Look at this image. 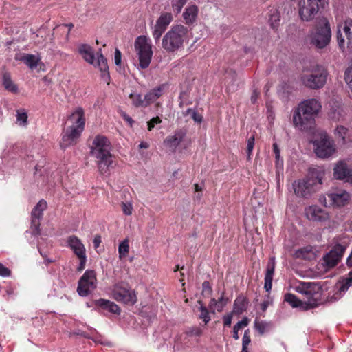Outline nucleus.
Wrapping results in <instances>:
<instances>
[{
	"instance_id": "obj_1",
	"label": "nucleus",
	"mask_w": 352,
	"mask_h": 352,
	"mask_svg": "<svg viewBox=\"0 0 352 352\" xmlns=\"http://www.w3.org/2000/svg\"><path fill=\"white\" fill-rule=\"evenodd\" d=\"M111 144L109 139L102 135H97L90 146V154L96 158L98 171L101 175L108 173L113 163V156L111 153Z\"/></svg>"
},
{
	"instance_id": "obj_2",
	"label": "nucleus",
	"mask_w": 352,
	"mask_h": 352,
	"mask_svg": "<svg viewBox=\"0 0 352 352\" xmlns=\"http://www.w3.org/2000/svg\"><path fill=\"white\" fill-rule=\"evenodd\" d=\"M320 109V102L316 99L311 98L301 102L293 113L294 126L300 131H307L314 124Z\"/></svg>"
},
{
	"instance_id": "obj_3",
	"label": "nucleus",
	"mask_w": 352,
	"mask_h": 352,
	"mask_svg": "<svg viewBox=\"0 0 352 352\" xmlns=\"http://www.w3.org/2000/svg\"><path fill=\"white\" fill-rule=\"evenodd\" d=\"M72 125L63 132L60 147L63 149L75 144L85 129V111L82 107H77L69 118Z\"/></svg>"
},
{
	"instance_id": "obj_4",
	"label": "nucleus",
	"mask_w": 352,
	"mask_h": 352,
	"mask_svg": "<svg viewBox=\"0 0 352 352\" xmlns=\"http://www.w3.org/2000/svg\"><path fill=\"white\" fill-rule=\"evenodd\" d=\"M323 175L322 172L316 168L310 169L306 177L293 183V188L296 195L302 198L311 197L321 188Z\"/></svg>"
},
{
	"instance_id": "obj_5",
	"label": "nucleus",
	"mask_w": 352,
	"mask_h": 352,
	"mask_svg": "<svg viewBox=\"0 0 352 352\" xmlns=\"http://www.w3.org/2000/svg\"><path fill=\"white\" fill-rule=\"evenodd\" d=\"M188 30L182 25H176L164 34L162 38V46L168 53L177 52L184 47L188 40Z\"/></svg>"
},
{
	"instance_id": "obj_6",
	"label": "nucleus",
	"mask_w": 352,
	"mask_h": 352,
	"mask_svg": "<svg viewBox=\"0 0 352 352\" xmlns=\"http://www.w3.org/2000/svg\"><path fill=\"white\" fill-rule=\"evenodd\" d=\"M310 44L317 50L325 48L330 43L331 30L326 19H320L309 34Z\"/></svg>"
},
{
	"instance_id": "obj_7",
	"label": "nucleus",
	"mask_w": 352,
	"mask_h": 352,
	"mask_svg": "<svg viewBox=\"0 0 352 352\" xmlns=\"http://www.w3.org/2000/svg\"><path fill=\"white\" fill-rule=\"evenodd\" d=\"M328 75L329 73L324 67L317 65L301 76V81L309 89H319L325 85Z\"/></svg>"
},
{
	"instance_id": "obj_8",
	"label": "nucleus",
	"mask_w": 352,
	"mask_h": 352,
	"mask_svg": "<svg viewBox=\"0 0 352 352\" xmlns=\"http://www.w3.org/2000/svg\"><path fill=\"white\" fill-rule=\"evenodd\" d=\"M134 47L139 60L138 68L142 69L148 68L153 56L150 38L146 36H138L135 39Z\"/></svg>"
},
{
	"instance_id": "obj_9",
	"label": "nucleus",
	"mask_w": 352,
	"mask_h": 352,
	"mask_svg": "<svg viewBox=\"0 0 352 352\" xmlns=\"http://www.w3.org/2000/svg\"><path fill=\"white\" fill-rule=\"evenodd\" d=\"M348 245L349 241L346 237L334 238L332 249L323 257L324 264L329 268L336 266L341 260Z\"/></svg>"
},
{
	"instance_id": "obj_10",
	"label": "nucleus",
	"mask_w": 352,
	"mask_h": 352,
	"mask_svg": "<svg viewBox=\"0 0 352 352\" xmlns=\"http://www.w3.org/2000/svg\"><path fill=\"white\" fill-rule=\"evenodd\" d=\"M294 290L305 295L307 299L306 302L309 307L314 308L318 306L320 300L322 288L318 283L310 282H300L294 287Z\"/></svg>"
},
{
	"instance_id": "obj_11",
	"label": "nucleus",
	"mask_w": 352,
	"mask_h": 352,
	"mask_svg": "<svg viewBox=\"0 0 352 352\" xmlns=\"http://www.w3.org/2000/svg\"><path fill=\"white\" fill-rule=\"evenodd\" d=\"M314 149L316 156L321 159H327L336 152V145L333 140L326 132H322L318 138L313 141Z\"/></svg>"
},
{
	"instance_id": "obj_12",
	"label": "nucleus",
	"mask_w": 352,
	"mask_h": 352,
	"mask_svg": "<svg viewBox=\"0 0 352 352\" xmlns=\"http://www.w3.org/2000/svg\"><path fill=\"white\" fill-rule=\"evenodd\" d=\"M329 3V0H306L300 4L299 14L303 21L312 20L316 14L324 9Z\"/></svg>"
},
{
	"instance_id": "obj_13",
	"label": "nucleus",
	"mask_w": 352,
	"mask_h": 352,
	"mask_svg": "<svg viewBox=\"0 0 352 352\" xmlns=\"http://www.w3.org/2000/svg\"><path fill=\"white\" fill-rule=\"evenodd\" d=\"M350 194L346 190H338L320 197V202L326 207L341 208L348 204Z\"/></svg>"
},
{
	"instance_id": "obj_14",
	"label": "nucleus",
	"mask_w": 352,
	"mask_h": 352,
	"mask_svg": "<svg viewBox=\"0 0 352 352\" xmlns=\"http://www.w3.org/2000/svg\"><path fill=\"white\" fill-rule=\"evenodd\" d=\"M97 285L96 272L94 270H87L78 280L77 292L82 296H88Z\"/></svg>"
},
{
	"instance_id": "obj_15",
	"label": "nucleus",
	"mask_w": 352,
	"mask_h": 352,
	"mask_svg": "<svg viewBox=\"0 0 352 352\" xmlns=\"http://www.w3.org/2000/svg\"><path fill=\"white\" fill-rule=\"evenodd\" d=\"M47 208V202L43 199L40 200L33 208L31 213V226L30 232L34 236L41 233L40 221L43 217V212Z\"/></svg>"
},
{
	"instance_id": "obj_16",
	"label": "nucleus",
	"mask_w": 352,
	"mask_h": 352,
	"mask_svg": "<svg viewBox=\"0 0 352 352\" xmlns=\"http://www.w3.org/2000/svg\"><path fill=\"white\" fill-rule=\"evenodd\" d=\"M113 297L118 302L128 305H134L136 302L135 293L121 284H116L112 291Z\"/></svg>"
},
{
	"instance_id": "obj_17",
	"label": "nucleus",
	"mask_w": 352,
	"mask_h": 352,
	"mask_svg": "<svg viewBox=\"0 0 352 352\" xmlns=\"http://www.w3.org/2000/svg\"><path fill=\"white\" fill-rule=\"evenodd\" d=\"M341 27H342V31L347 38V47L351 48L352 47V19H347L344 21L342 25L338 26L337 32L338 43L341 50L344 52L345 41L344 37L342 35Z\"/></svg>"
},
{
	"instance_id": "obj_18",
	"label": "nucleus",
	"mask_w": 352,
	"mask_h": 352,
	"mask_svg": "<svg viewBox=\"0 0 352 352\" xmlns=\"http://www.w3.org/2000/svg\"><path fill=\"white\" fill-rule=\"evenodd\" d=\"M306 217L311 221L325 222L329 220V213L320 207L314 205L305 208Z\"/></svg>"
},
{
	"instance_id": "obj_19",
	"label": "nucleus",
	"mask_w": 352,
	"mask_h": 352,
	"mask_svg": "<svg viewBox=\"0 0 352 352\" xmlns=\"http://www.w3.org/2000/svg\"><path fill=\"white\" fill-rule=\"evenodd\" d=\"M186 133L187 131L184 129H177L173 135L168 136L163 143L171 152L175 153L179 144L184 140Z\"/></svg>"
},
{
	"instance_id": "obj_20",
	"label": "nucleus",
	"mask_w": 352,
	"mask_h": 352,
	"mask_svg": "<svg viewBox=\"0 0 352 352\" xmlns=\"http://www.w3.org/2000/svg\"><path fill=\"white\" fill-rule=\"evenodd\" d=\"M334 178L352 184V166L340 162L333 168Z\"/></svg>"
},
{
	"instance_id": "obj_21",
	"label": "nucleus",
	"mask_w": 352,
	"mask_h": 352,
	"mask_svg": "<svg viewBox=\"0 0 352 352\" xmlns=\"http://www.w3.org/2000/svg\"><path fill=\"white\" fill-rule=\"evenodd\" d=\"M15 59L23 62L30 69H36L41 63V56L39 54H21L15 56Z\"/></svg>"
},
{
	"instance_id": "obj_22",
	"label": "nucleus",
	"mask_w": 352,
	"mask_h": 352,
	"mask_svg": "<svg viewBox=\"0 0 352 352\" xmlns=\"http://www.w3.org/2000/svg\"><path fill=\"white\" fill-rule=\"evenodd\" d=\"M275 266V257L270 258L267 265L266 272L265 274L264 288L266 290V292H270L272 289V280L274 274Z\"/></svg>"
},
{
	"instance_id": "obj_23",
	"label": "nucleus",
	"mask_w": 352,
	"mask_h": 352,
	"mask_svg": "<svg viewBox=\"0 0 352 352\" xmlns=\"http://www.w3.org/2000/svg\"><path fill=\"white\" fill-rule=\"evenodd\" d=\"M67 243L76 256L86 254V250L84 244L76 236L72 235L69 236L67 240Z\"/></svg>"
},
{
	"instance_id": "obj_24",
	"label": "nucleus",
	"mask_w": 352,
	"mask_h": 352,
	"mask_svg": "<svg viewBox=\"0 0 352 352\" xmlns=\"http://www.w3.org/2000/svg\"><path fill=\"white\" fill-rule=\"evenodd\" d=\"M166 86V83L162 84L146 93L144 96L146 106L148 107L160 98L162 96Z\"/></svg>"
},
{
	"instance_id": "obj_25",
	"label": "nucleus",
	"mask_w": 352,
	"mask_h": 352,
	"mask_svg": "<svg viewBox=\"0 0 352 352\" xmlns=\"http://www.w3.org/2000/svg\"><path fill=\"white\" fill-rule=\"evenodd\" d=\"M78 53L82 58L89 64L94 65L95 56L94 49L88 44H80L78 47Z\"/></svg>"
},
{
	"instance_id": "obj_26",
	"label": "nucleus",
	"mask_w": 352,
	"mask_h": 352,
	"mask_svg": "<svg viewBox=\"0 0 352 352\" xmlns=\"http://www.w3.org/2000/svg\"><path fill=\"white\" fill-rule=\"evenodd\" d=\"M284 300L288 302L292 307L300 308L302 310H308L312 309L306 301L299 300L294 294L287 293L285 294Z\"/></svg>"
},
{
	"instance_id": "obj_27",
	"label": "nucleus",
	"mask_w": 352,
	"mask_h": 352,
	"mask_svg": "<svg viewBox=\"0 0 352 352\" xmlns=\"http://www.w3.org/2000/svg\"><path fill=\"white\" fill-rule=\"evenodd\" d=\"M95 305L104 310L119 315L120 314V307L113 302L104 298H100L95 301Z\"/></svg>"
},
{
	"instance_id": "obj_28",
	"label": "nucleus",
	"mask_w": 352,
	"mask_h": 352,
	"mask_svg": "<svg viewBox=\"0 0 352 352\" xmlns=\"http://www.w3.org/2000/svg\"><path fill=\"white\" fill-rule=\"evenodd\" d=\"M328 115L333 120L340 121L342 120L344 117V111L341 104L336 102L331 104Z\"/></svg>"
},
{
	"instance_id": "obj_29",
	"label": "nucleus",
	"mask_w": 352,
	"mask_h": 352,
	"mask_svg": "<svg viewBox=\"0 0 352 352\" xmlns=\"http://www.w3.org/2000/svg\"><path fill=\"white\" fill-rule=\"evenodd\" d=\"M98 58L96 62L95 66L98 67L101 72L102 73V76L103 78H109V67L107 64V58L102 54L101 50H100L99 52H98Z\"/></svg>"
},
{
	"instance_id": "obj_30",
	"label": "nucleus",
	"mask_w": 352,
	"mask_h": 352,
	"mask_svg": "<svg viewBox=\"0 0 352 352\" xmlns=\"http://www.w3.org/2000/svg\"><path fill=\"white\" fill-rule=\"evenodd\" d=\"M248 299L243 296H239L236 297L234 302L233 311L236 314H241L246 310L248 307Z\"/></svg>"
},
{
	"instance_id": "obj_31",
	"label": "nucleus",
	"mask_w": 352,
	"mask_h": 352,
	"mask_svg": "<svg viewBox=\"0 0 352 352\" xmlns=\"http://www.w3.org/2000/svg\"><path fill=\"white\" fill-rule=\"evenodd\" d=\"M197 7L195 6H188L185 9L183 13L184 19L186 24L192 23L197 16Z\"/></svg>"
},
{
	"instance_id": "obj_32",
	"label": "nucleus",
	"mask_w": 352,
	"mask_h": 352,
	"mask_svg": "<svg viewBox=\"0 0 352 352\" xmlns=\"http://www.w3.org/2000/svg\"><path fill=\"white\" fill-rule=\"evenodd\" d=\"M273 151L275 155V166L276 175H279L283 170V160L280 157V151L276 143L273 144Z\"/></svg>"
},
{
	"instance_id": "obj_33",
	"label": "nucleus",
	"mask_w": 352,
	"mask_h": 352,
	"mask_svg": "<svg viewBox=\"0 0 352 352\" xmlns=\"http://www.w3.org/2000/svg\"><path fill=\"white\" fill-rule=\"evenodd\" d=\"M173 21V16L170 13L165 12L160 15L156 21V24L166 30L167 27Z\"/></svg>"
},
{
	"instance_id": "obj_34",
	"label": "nucleus",
	"mask_w": 352,
	"mask_h": 352,
	"mask_svg": "<svg viewBox=\"0 0 352 352\" xmlns=\"http://www.w3.org/2000/svg\"><path fill=\"white\" fill-rule=\"evenodd\" d=\"M129 98L131 100L132 104L135 107H146L144 98L140 94L131 93L129 95Z\"/></svg>"
},
{
	"instance_id": "obj_35",
	"label": "nucleus",
	"mask_w": 352,
	"mask_h": 352,
	"mask_svg": "<svg viewBox=\"0 0 352 352\" xmlns=\"http://www.w3.org/2000/svg\"><path fill=\"white\" fill-rule=\"evenodd\" d=\"M3 85L4 87L13 93H16L18 91L17 86L12 82L9 74H4L3 76Z\"/></svg>"
},
{
	"instance_id": "obj_36",
	"label": "nucleus",
	"mask_w": 352,
	"mask_h": 352,
	"mask_svg": "<svg viewBox=\"0 0 352 352\" xmlns=\"http://www.w3.org/2000/svg\"><path fill=\"white\" fill-rule=\"evenodd\" d=\"M28 113L24 109L16 110V124L21 126H26L28 124Z\"/></svg>"
},
{
	"instance_id": "obj_37",
	"label": "nucleus",
	"mask_w": 352,
	"mask_h": 352,
	"mask_svg": "<svg viewBox=\"0 0 352 352\" xmlns=\"http://www.w3.org/2000/svg\"><path fill=\"white\" fill-rule=\"evenodd\" d=\"M254 327L259 334L263 335L272 327V323L263 320L259 321L255 320Z\"/></svg>"
},
{
	"instance_id": "obj_38",
	"label": "nucleus",
	"mask_w": 352,
	"mask_h": 352,
	"mask_svg": "<svg viewBox=\"0 0 352 352\" xmlns=\"http://www.w3.org/2000/svg\"><path fill=\"white\" fill-rule=\"evenodd\" d=\"M269 23L270 26L274 29L278 27L280 21V14L276 9L271 10L269 15Z\"/></svg>"
},
{
	"instance_id": "obj_39",
	"label": "nucleus",
	"mask_w": 352,
	"mask_h": 352,
	"mask_svg": "<svg viewBox=\"0 0 352 352\" xmlns=\"http://www.w3.org/2000/svg\"><path fill=\"white\" fill-rule=\"evenodd\" d=\"M198 302H199V304H200V307H199L200 314H199V317L206 324L211 320L210 313H209L208 309L206 308V307L204 306L201 301H198Z\"/></svg>"
},
{
	"instance_id": "obj_40",
	"label": "nucleus",
	"mask_w": 352,
	"mask_h": 352,
	"mask_svg": "<svg viewBox=\"0 0 352 352\" xmlns=\"http://www.w3.org/2000/svg\"><path fill=\"white\" fill-rule=\"evenodd\" d=\"M129 252V244L128 239H124L120 243L118 246V253L120 258L126 256Z\"/></svg>"
},
{
	"instance_id": "obj_41",
	"label": "nucleus",
	"mask_w": 352,
	"mask_h": 352,
	"mask_svg": "<svg viewBox=\"0 0 352 352\" xmlns=\"http://www.w3.org/2000/svg\"><path fill=\"white\" fill-rule=\"evenodd\" d=\"M165 29L159 26L157 24H155L152 27V36L155 43L159 42L162 34L165 32Z\"/></svg>"
},
{
	"instance_id": "obj_42",
	"label": "nucleus",
	"mask_w": 352,
	"mask_h": 352,
	"mask_svg": "<svg viewBox=\"0 0 352 352\" xmlns=\"http://www.w3.org/2000/svg\"><path fill=\"white\" fill-rule=\"evenodd\" d=\"M187 0H175L172 2V8L176 14H179L184 5L186 3Z\"/></svg>"
},
{
	"instance_id": "obj_43",
	"label": "nucleus",
	"mask_w": 352,
	"mask_h": 352,
	"mask_svg": "<svg viewBox=\"0 0 352 352\" xmlns=\"http://www.w3.org/2000/svg\"><path fill=\"white\" fill-rule=\"evenodd\" d=\"M352 285V270L349 273L348 276L344 280L342 285L340 287L341 292H345Z\"/></svg>"
},
{
	"instance_id": "obj_44",
	"label": "nucleus",
	"mask_w": 352,
	"mask_h": 352,
	"mask_svg": "<svg viewBox=\"0 0 352 352\" xmlns=\"http://www.w3.org/2000/svg\"><path fill=\"white\" fill-rule=\"evenodd\" d=\"M122 210L125 215L129 216L132 214L133 208L131 201H125L121 203Z\"/></svg>"
},
{
	"instance_id": "obj_45",
	"label": "nucleus",
	"mask_w": 352,
	"mask_h": 352,
	"mask_svg": "<svg viewBox=\"0 0 352 352\" xmlns=\"http://www.w3.org/2000/svg\"><path fill=\"white\" fill-rule=\"evenodd\" d=\"M348 132V129L344 126H338L335 130V134L340 138L343 142L345 141V138Z\"/></svg>"
},
{
	"instance_id": "obj_46",
	"label": "nucleus",
	"mask_w": 352,
	"mask_h": 352,
	"mask_svg": "<svg viewBox=\"0 0 352 352\" xmlns=\"http://www.w3.org/2000/svg\"><path fill=\"white\" fill-rule=\"evenodd\" d=\"M217 301L218 305L217 306V311L218 312H221L228 302V298L224 296V292L221 294Z\"/></svg>"
},
{
	"instance_id": "obj_47",
	"label": "nucleus",
	"mask_w": 352,
	"mask_h": 352,
	"mask_svg": "<svg viewBox=\"0 0 352 352\" xmlns=\"http://www.w3.org/2000/svg\"><path fill=\"white\" fill-rule=\"evenodd\" d=\"M344 79L350 90L352 91V65L346 69Z\"/></svg>"
},
{
	"instance_id": "obj_48",
	"label": "nucleus",
	"mask_w": 352,
	"mask_h": 352,
	"mask_svg": "<svg viewBox=\"0 0 352 352\" xmlns=\"http://www.w3.org/2000/svg\"><path fill=\"white\" fill-rule=\"evenodd\" d=\"M254 135H252L248 140V145H247V155L248 158L250 160L251 158L252 153L254 146Z\"/></svg>"
},
{
	"instance_id": "obj_49",
	"label": "nucleus",
	"mask_w": 352,
	"mask_h": 352,
	"mask_svg": "<svg viewBox=\"0 0 352 352\" xmlns=\"http://www.w3.org/2000/svg\"><path fill=\"white\" fill-rule=\"evenodd\" d=\"M188 336H200L202 334V330L199 327H193L186 331Z\"/></svg>"
},
{
	"instance_id": "obj_50",
	"label": "nucleus",
	"mask_w": 352,
	"mask_h": 352,
	"mask_svg": "<svg viewBox=\"0 0 352 352\" xmlns=\"http://www.w3.org/2000/svg\"><path fill=\"white\" fill-rule=\"evenodd\" d=\"M162 120L159 117L153 118L150 121L148 122V130L151 131L155 124H160Z\"/></svg>"
},
{
	"instance_id": "obj_51",
	"label": "nucleus",
	"mask_w": 352,
	"mask_h": 352,
	"mask_svg": "<svg viewBox=\"0 0 352 352\" xmlns=\"http://www.w3.org/2000/svg\"><path fill=\"white\" fill-rule=\"evenodd\" d=\"M251 342V338L249 333V329L245 331L243 338H242V346H248Z\"/></svg>"
},
{
	"instance_id": "obj_52",
	"label": "nucleus",
	"mask_w": 352,
	"mask_h": 352,
	"mask_svg": "<svg viewBox=\"0 0 352 352\" xmlns=\"http://www.w3.org/2000/svg\"><path fill=\"white\" fill-rule=\"evenodd\" d=\"M187 113H190L192 112V118L196 122H202V116L197 113L195 111L192 110V109H188L186 111Z\"/></svg>"
},
{
	"instance_id": "obj_53",
	"label": "nucleus",
	"mask_w": 352,
	"mask_h": 352,
	"mask_svg": "<svg viewBox=\"0 0 352 352\" xmlns=\"http://www.w3.org/2000/svg\"><path fill=\"white\" fill-rule=\"evenodd\" d=\"M77 257L80 260V263L77 267V270H78V271H82L85 267V265H86V262H87V256H86V254H83L81 256H78Z\"/></svg>"
},
{
	"instance_id": "obj_54",
	"label": "nucleus",
	"mask_w": 352,
	"mask_h": 352,
	"mask_svg": "<svg viewBox=\"0 0 352 352\" xmlns=\"http://www.w3.org/2000/svg\"><path fill=\"white\" fill-rule=\"evenodd\" d=\"M10 275V270L0 263V276L2 277H8Z\"/></svg>"
},
{
	"instance_id": "obj_55",
	"label": "nucleus",
	"mask_w": 352,
	"mask_h": 352,
	"mask_svg": "<svg viewBox=\"0 0 352 352\" xmlns=\"http://www.w3.org/2000/svg\"><path fill=\"white\" fill-rule=\"evenodd\" d=\"M232 314H228L223 317V325L225 327H230L232 323Z\"/></svg>"
},
{
	"instance_id": "obj_56",
	"label": "nucleus",
	"mask_w": 352,
	"mask_h": 352,
	"mask_svg": "<svg viewBox=\"0 0 352 352\" xmlns=\"http://www.w3.org/2000/svg\"><path fill=\"white\" fill-rule=\"evenodd\" d=\"M122 61V54L118 49H116L114 54V62L115 64L118 66L121 64Z\"/></svg>"
},
{
	"instance_id": "obj_57",
	"label": "nucleus",
	"mask_w": 352,
	"mask_h": 352,
	"mask_svg": "<svg viewBox=\"0 0 352 352\" xmlns=\"http://www.w3.org/2000/svg\"><path fill=\"white\" fill-rule=\"evenodd\" d=\"M120 114L121 117L129 124V126H132L134 122L133 120L123 111H120Z\"/></svg>"
},
{
	"instance_id": "obj_58",
	"label": "nucleus",
	"mask_w": 352,
	"mask_h": 352,
	"mask_svg": "<svg viewBox=\"0 0 352 352\" xmlns=\"http://www.w3.org/2000/svg\"><path fill=\"white\" fill-rule=\"evenodd\" d=\"M203 292L210 294L212 293V288L208 281H204L202 283Z\"/></svg>"
},
{
	"instance_id": "obj_59",
	"label": "nucleus",
	"mask_w": 352,
	"mask_h": 352,
	"mask_svg": "<svg viewBox=\"0 0 352 352\" xmlns=\"http://www.w3.org/2000/svg\"><path fill=\"white\" fill-rule=\"evenodd\" d=\"M218 305V301L214 298H211L209 302V307L212 310V312L214 314L215 311H217V306Z\"/></svg>"
},
{
	"instance_id": "obj_60",
	"label": "nucleus",
	"mask_w": 352,
	"mask_h": 352,
	"mask_svg": "<svg viewBox=\"0 0 352 352\" xmlns=\"http://www.w3.org/2000/svg\"><path fill=\"white\" fill-rule=\"evenodd\" d=\"M259 95H260V93L256 89H254L252 91V93L251 95V98H250L252 104H255L257 102Z\"/></svg>"
},
{
	"instance_id": "obj_61",
	"label": "nucleus",
	"mask_w": 352,
	"mask_h": 352,
	"mask_svg": "<svg viewBox=\"0 0 352 352\" xmlns=\"http://www.w3.org/2000/svg\"><path fill=\"white\" fill-rule=\"evenodd\" d=\"M248 322L249 321L248 318L245 317L241 320L239 321L236 324L241 329L242 327L248 326Z\"/></svg>"
},
{
	"instance_id": "obj_62",
	"label": "nucleus",
	"mask_w": 352,
	"mask_h": 352,
	"mask_svg": "<svg viewBox=\"0 0 352 352\" xmlns=\"http://www.w3.org/2000/svg\"><path fill=\"white\" fill-rule=\"evenodd\" d=\"M241 329V328L239 327H238L236 324H235L233 327V338L234 340H238L239 338V331Z\"/></svg>"
},
{
	"instance_id": "obj_63",
	"label": "nucleus",
	"mask_w": 352,
	"mask_h": 352,
	"mask_svg": "<svg viewBox=\"0 0 352 352\" xmlns=\"http://www.w3.org/2000/svg\"><path fill=\"white\" fill-rule=\"evenodd\" d=\"M93 243H94V245L95 247V248H97L99 247L100 243H101V237L99 235H96L94 236V241H93Z\"/></svg>"
},
{
	"instance_id": "obj_64",
	"label": "nucleus",
	"mask_w": 352,
	"mask_h": 352,
	"mask_svg": "<svg viewBox=\"0 0 352 352\" xmlns=\"http://www.w3.org/2000/svg\"><path fill=\"white\" fill-rule=\"evenodd\" d=\"M268 305H269V303L267 301H263L261 304V309L263 311H265L266 309H267L268 307Z\"/></svg>"
}]
</instances>
